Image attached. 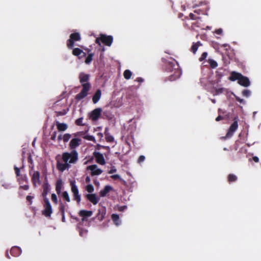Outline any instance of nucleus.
Wrapping results in <instances>:
<instances>
[{"instance_id": "f257e3e1", "label": "nucleus", "mask_w": 261, "mask_h": 261, "mask_svg": "<svg viewBox=\"0 0 261 261\" xmlns=\"http://www.w3.org/2000/svg\"><path fill=\"white\" fill-rule=\"evenodd\" d=\"M90 79V75L86 74L84 72H81L79 74V80L82 84V91L75 96V99L77 101H80L84 98L88 94L90 90L91 85L89 82Z\"/></svg>"}, {"instance_id": "f03ea898", "label": "nucleus", "mask_w": 261, "mask_h": 261, "mask_svg": "<svg viewBox=\"0 0 261 261\" xmlns=\"http://www.w3.org/2000/svg\"><path fill=\"white\" fill-rule=\"evenodd\" d=\"M167 70L168 71H174V73L169 76V80L173 81L179 78L181 74V71L178 68L177 64L175 65L173 62H168L167 64Z\"/></svg>"}, {"instance_id": "7ed1b4c3", "label": "nucleus", "mask_w": 261, "mask_h": 261, "mask_svg": "<svg viewBox=\"0 0 261 261\" xmlns=\"http://www.w3.org/2000/svg\"><path fill=\"white\" fill-rule=\"evenodd\" d=\"M78 160V153L75 150H71L70 152H64L62 154V160L64 163L68 164L75 163Z\"/></svg>"}, {"instance_id": "20e7f679", "label": "nucleus", "mask_w": 261, "mask_h": 261, "mask_svg": "<svg viewBox=\"0 0 261 261\" xmlns=\"http://www.w3.org/2000/svg\"><path fill=\"white\" fill-rule=\"evenodd\" d=\"M81 40V37L79 33H73L70 35L69 39L67 41V46L69 49H72L74 44V41H79Z\"/></svg>"}, {"instance_id": "39448f33", "label": "nucleus", "mask_w": 261, "mask_h": 261, "mask_svg": "<svg viewBox=\"0 0 261 261\" xmlns=\"http://www.w3.org/2000/svg\"><path fill=\"white\" fill-rule=\"evenodd\" d=\"M71 186V191L73 194V200L76 201L78 204H80L81 201V195L79 194V189L75 185V181L72 180L70 183Z\"/></svg>"}, {"instance_id": "423d86ee", "label": "nucleus", "mask_w": 261, "mask_h": 261, "mask_svg": "<svg viewBox=\"0 0 261 261\" xmlns=\"http://www.w3.org/2000/svg\"><path fill=\"white\" fill-rule=\"evenodd\" d=\"M43 206L44 207V210L42 211V215H44L46 217H50L51 214L53 213V210L49 199L48 198H45Z\"/></svg>"}, {"instance_id": "0eeeda50", "label": "nucleus", "mask_w": 261, "mask_h": 261, "mask_svg": "<svg viewBox=\"0 0 261 261\" xmlns=\"http://www.w3.org/2000/svg\"><path fill=\"white\" fill-rule=\"evenodd\" d=\"M238 118L237 117L234 119V121L230 126L229 129L226 135L225 138H229L233 136L234 133L238 127Z\"/></svg>"}, {"instance_id": "6e6552de", "label": "nucleus", "mask_w": 261, "mask_h": 261, "mask_svg": "<svg viewBox=\"0 0 261 261\" xmlns=\"http://www.w3.org/2000/svg\"><path fill=\"white\" fill-rule=\"evenodd\" d=\"M29 174L31 176V180L34 187H36L37 184L40 185V174L39 171H33V173L32 174V172L30 171Z\"/></svg>"}, {"instance_id": "1a4fd4ad", "label": "nucleus", "mask_w": 261, "mask_h": 261, "mask_svg": "<svg viewBox=\"0 0 261 261\" xmlns=\"http://www.w3.org/2000/svg\"><path fill=\"white\" fill-rule=\"evenodd\" d=\"M87 170L91 171V176L99 175L102 173V170L100 168H98L96 165H92L87 167Z\"/></svg>"}, {"instance_id": "9d476101", "label": "nucleus", "mask_w": 261, "mask_h": 261, "mask_svg": "<svg viewBox=\"0 0 261 261\" xmlns=\"http://www.w3.org/2000/svg\"><path fill=\"white\" fill-rule=\"evenodd\" d=\"M102 109L100 108L93 110L90 114L89 117L93 121L97 120L101 115Z\"/></svg>"}, {"instance_id": "9b49d317", "label": "nucleus", "mask_w": 261, "mask_h": 261, "mask_svg": "<svg viewBox=\"0 0 261 261\" xmlns=\"http://www.w3.org/2000/svg\"><path fill=\"white\" fill-rule=\"evenodd\" d=\"M101 35V42L107 46H110L113 42V38L112 36L106 35L105 34Z\"/></svg>"}, {"instance_id": "f8f14e48", "label": "nucleus", "mask_w": 261, "mask_h": 261, "mask_svg": "<svg viewBox=\"0 0 261 261\" xmlns=\"http://www.w3.org/2000/svg\"><path fill=\"white\" fill-rule=\"evenodd\" d=\"M82 143V140L80 138H73L71 140L69 147V148L71 150H75V149L79 146Z\"/></svg>"}, {"instance_id": "ddd939ff", "label": "nucleus", "mask_w": 261, "mask_h": 261, "mask_svg": "<svg viewBox=\"0 0 261 261\" xmlns=\"http://www.w3.org/2000/svg\"><path fill=\"white\" fill-rule=\"evenodd\" d=\"M72 54L74 56H77L79 59L86 57L87 54L79 48H73Z\"/></svg>"}, {"instance_id": "4468645a", "label": "nucleus", "mask_w": 261, "mask_h": 261, "mask_svg": "<svg viewBox=\"0 0 261 261\" xmlns=\"http://www.w3.org/2000/svg\"><path fill=\"white\" fill-rule=\"evenodd\" d=\"M93 155L97 163L101 165L106 164L105 160L102 153L99 152H94Z\"/></svg>"}, {"instance_id": "2eb2a0df", "label": "nucleus", "mask_w": 261, "mask_h": 261, "mask_svg": "<svg viewBox=\"0 0 261 261\" xmlns=\"http://www.w3.org/2000/svg\"><path fill=\"white\" fill-rule=\"evenodd\" d=\"M86 197L89 201L92 203L94 205L96 204L99 200V198L97 197L95 194H86Z\"/></svg>"}, {"instance_id": "dca6fc26", "label": "nucleus", "mask_w": 261, "mask_h": 261, "mask_svg": "<svg viewBox=\"0 0 261 261\" xmlns=\"http://www.w3.org/2000/svg\"><path fill=\"white\" fill-rule=\"evenodd\" d=\"M238 83L239 85L245 87H247L250 85L249 79L243 75L241 76L240 79H239V81H238Z\"/></svg>"}, {"instance_id": "f3484780", "label": "nucleus", "mask_w": 261, "mask_h": 261, "mask_svg": "<svg viewBox=\"0 0 261 261\" xmlns=\"http://www.w3.org/2000/svg\"><path fill=\"white\" fill-rule=\"evenodd\" d=\"M42 187H43V192H42V195L43 197V200H44L45 198H47L46 196L48 194V193L50 190V186L48 184L47 180L46 181V182H44L43 183Z\"/></svg>"}, {"instance_id": "a211bd4d", "label": "nucleus", "mask_w": 261, "mask_h": 261, "mask_svg": "<svg viewBox=\"0 0 261 261\" xmlns=\"http://www.w3.org/2000/svg\"><path fill=\"white\" fill-rule=\"evenodd\" d=\"M242 75V74L236 71H232L228 79L231 81H235L236 80L239 81V79H240Z\"/></svg>"}, {"instance_id": "6ab92c4d", "label": "nucleus", "mask_w": 261, "mask_h": 261, "mask_svg": "<svg viewBox=\"0 0 261 261\" xmlns=\"http://www.w3.org/2000/svg\"><path fill=\"white\" fill-rule=\"evenodd\" d=\"M10 252L13 256L17 257L21 253V249L18 247L14 246L12 247Z\"/></svg>"}, {"instance_id": "aec40b11", "label": "nucleus", "mask_w": 261, "mask_h": 261, "mask_svg": "<svg viewBox=\"0 0 261 261\" xmlns=\"http://www.w3.org/2000/svg\"><path fill=\"white\" fill-rule=\"evenodd\" d=\"M112 190H113V188L111 186L107 185L105 187L103 190H101L100 191L99 194L101 197H105L107 194Z\"/></svg>"}, {"instance_id": "412c9836", "label": "nucleus", "mask_w": 261, "mask_h": 261, "mask_svg": "<svg viewBox=\"0 0 261 261\" xmlns=\"http://www.w3.org/2000/svg\"><path fill=\"white\" fill-rule=\"evenodd\" d=\"M101 90L100 89H97L92 97V101L94 104L96 103L99 101L101 97Z\"/></svg>"}, {"instance_id": "4be33fe9", "label": "nucleus", "mask_w": 261, "mask_h": 261, "mask_svg": "<svg viewBox=\"0 0 261 261\" xmlns=\"http://www.w3.org/2000/svg\"><path fill=\"white\" fill-rule=\"evenodd\" d=\"M57 167L59 170L63 171L66 169L69 168L70 165H69V164L67 162L63 164V163H61L59 161H58L57 164Z\"/></svg>"}, {"instance_id": "5701e85b", "label": "nucleus", "mask_w": 261, "mask_h": 261, "mask_svg": "<svg viewBox=\"0 0 261 261\" xmlns=\"http://www.w3.org/2000/svg\"><path fill=\"white\" fill-rule=\"evenodd\" d=\"M56 124L58 130L60 132L65 131L68 128L67 125L64 123H60L59 121H57Z\"/></svg>"}, {"instance_id": "b1692460", "label": "nucleus", "mask_w": 261, "mask_h": 261, "mask_svg": "<svg viewBox=\"0 0 261 261\" xmlns=\"http://www.w3.org/2000/svg\"><path fill=\"white\" fill-rule=\"evenodd\" d=\"M79 215L80 216L82 217H89L92 216V212L91 211H86V210H81Z\"/></svg>"}, {"instance_id": "393cba45", "label": "nucleus", "mask_w": 261, "mask_h": 261, "mask_svg": "<svg viewBox=\"0 0 261 261\" xmlns=\"http://www.w3.org/2000/svg\"><path fill=\"white\" fill-rule=\"evenodd\" d=\"M62 180L61 179H58L56 184V191L57 193L59 195L61 192V190L62 189Z\"/></svg>"}, {"instance_id": "a878e982", "label": "nucleus", "mask_w": 261, "mask_h": 261, "mask_svg": "<svg viewBox=\"0 0 261 261\" xmlns=\"http://www.w3.org/2000/svg\"><path fill=\"white\" fill-rule=\"evenodd\" d=\"M202 43L200 41H198L196 43H193L191 47V51H192L193 54H195L197 51L198 48L199 46H201Z\"/></svg>"}, {"instance_id": "bb28decb", "label": "nucleus", "mask_w": 261, "mask_h": 261, "mask_svg": "<svg viewBox=\"0 0 261 261\" xmlns=\"http://www.w3.org/2000/svg\"><path fill=\"white\" fill-rule=\"evenodd\" d=\"M112 220L116 225H119L121 223V221L119 218V216L117 214H113L111 216Z\"/></svg>"}, {"instance_id": "cd10ccee", "label": "nucleus", "mask_w": 261, "mask_h": 261, "mask_svg": "<svg viewBox=\"0 0 261 261\" xmlns=\"http://www.w3.org/2000/svg\"><path fill=\"white\" fill-rule=\"evenodd\" d=\"M105 214H106V210H105L103 209V210H102V211L99 210L98 211V213L97 215V219L100 221L102 220L105 217Z\"/></svg>"}, {"instance_id": "c85d7f7f", "label": "nucleus", "mask_w": 261, "mask_h": 261, "mask_svg": "<svg viewBox=\"0 0 261 261\" xmlns=\"http://www.w3.org/2000/svg\"><path fill=\"white\" fill-rule=\"evenodd\" d=\"M207 61L210 64V66L212 69L216 68L218 66L217 62L213 59H209Z\"/></svg>"}, {"instance_id": "c756f323", "label": "nucleus", "mask_w": 261, "mask_h": 261, "mask_svg": "<svg viewBox=\"0 0 261 261\" xmlns=\"http://www.w3.org/2000/svg\"><path fill=\"white\" fill-rule=\"evenodd\" d=\"M238 179L237 176L233 174H229L228 175L227 179L229 183L236 181Z\"/></svg>"}, {"instance_id": "7c9ffc66", "label": "nucleus", "mask_w": 261, "mask_h": 261, "mask_svg": "<svg viewBox=\"0 0 261 261\" xmlns=\"http://www.w3.org/2000/svg\"><path fill=\"white\" fill-rule=\"evenodd\" d=\"M132 75V72H131L130 70H128V69H126L125 70L124 72H123V76H124V77L126 79V80H129L130 79L131 76Z\"/></svg>"}, {"instance_id": "2f4dec72", "label": "nucleus", "mask_w": 261, "mask_h": 261, "mask_svg": "<svg viewBox=\"0 0 261 261\" xmlns=\"http://www.w3.org/2000/svg\"><path fill=\"white\" fill-rule=\"evenodd\" d=\"M93 56H94V54H93V53L88 54V55L86 57L85 61V63L87 64H89L92 61Z\"/></svg>"}, {"instance_id": "473e14b6", "label": "nucleus", "mask_w": 261, "mask_h": 261, "mask_svg": "<svg viewBox=\"0 0 261 261\" xmlns=\"http://www.w3.org/2000/svg\"><path fill=\"white\" fill-rule=\"evenodd\" d=\"M62 197L67 202H69L70 201V197H69L68 193L67 191H64L62 193Z\"/></svg>"}, {"instance_id": "72a5a7b5", "label": "nucleus", "mask_w": 261, "mask_h": 261, "mask_svg": "<svg viewBox=\"0 0 261 261\" xmlns=\"http://www.w3.org/2000/svg\"><path fill=\"white\" fill-rule=\"evenodd\" d=\"M66 206V204L63 203L62 202H61L60 203L59 211L61 212V214H63L64 213H65Z\"/></svg>"}, {"instance_id": "f704fd0d", "label": "nucleus", "mask_w": 261, "mask_h": 261, "mask_svg": "<svg viewBox=\"0 0 261 261\" xmlns=\"http://www.w3.org/2000/svg\"><path fill=\"white\" fill-rule=\"evenodd\" d=\"M105 138L108 142H113L114 141V137L111 135L110 133H107L106 134Z\"/></svg>"}, {"instance_id": "c9c22d12", "label": "nucleus", "mask_w": 261, "mask_h": 261, "mask_svg": "<svg viewBox=\"0 0 261 261\" xmlns=\"http://www.w3.org/2000/svg\"><path fill=\"white\" fill-rule=\"evenodd\" d=\"M71 138V135L69 134H65L63 136V140L64 143L67 142Z\"/></svg>"}, {"instance_id": "e433bc0d", "label": "nucleus", "mask_w": 261, "mask_h": 261, "mask_svg": "<svg viewBox=\"0 0 261 261\" xmlns=\"http://www.w3.org/2000/svg\"><path fill=\"white\" fill-rule=\"evenodd\" d=\"M83 138L86 140H87L89 141H91L93 142L94 143H96V140L93 136L86 135Z\"/></svg>"}, {"instance_id": "4c0bfd02", "label": "nucleus", "mask_w": 261, "mask_h": 261, "mask_svg": "<svg viewBox=\"0 0 261 261\" xmlns=\"http://www.w3.org/2000/svg\"><path fill=\"white\" fill-rule=\"evenodd\" d=\"M86 190L88 193H91L94 191V189L93 186L92 185L89 184L86 186Z\"/></svg>"}, {"instance_id": "58836bf2", "label": "nucleus", "mask_w": 261, "mask_h": 261, "mask_svg": "<svg viewBox=\"0 0 261 261\" xmlns=\"http://www.w3.org/2000/svg\"><path fill=\"white\" fill-rule=\"evenodd\" d=\"M28 163H30L31 165H29V167L31 168V169H33L34 168V165H33V161L32 158V156L31 154H29L28 158Z\"/></svg>"}, {"instance_id": "ea45409f", "label": "nucleus", "mask_w": 261, "mask_h": 261, "mask_svg": "<svg viewBox=\"0 0 261 261\" xmlns=\"http://www.w3.org/2000/svg\"><path fill=\"white\" fill-rule=\"evenodd\" d=\"M250 94H251L250 91L248 89L244 90L242 91L243 96L246 97H248L249 96H250Z\"/></svg>"}, {"instance_id": "a19ab883", "label": "nucleus", "mask_w": 261, "mask_h": 261, "mask_svg": "<svg viewBox=\"0 0 261 261\" xmlns=\"http://www.w3.org/2000/svg\"><path fill=\"white\" fill-rule=\"evenodd\" d=\"M88 232V230L85 229H80L79 231L80 235L81 237H84L85 236Z\"/></svg>"}, {"instance_id": "79ce46f5", "label": "nucleus", "mask_w": 261, "mask_h": 261, "mask_svg": "<svg viewBox=\"0 0 261 261\" xmlns=\"http://www.w3.org/2000/svg\"><path fill=\"white\" fill-rule=\"evenodd\" d=\"M83 120V118H82V117L79 118L75 120V123L77 125L83 126L84 124L82 123Z\"/></svg>"}, {"instance_id": "37998d69", "label": "nucleus", "mask_w": 261, "mask_h": 261, "mask_svg": "<svg viewBox=\"0 0 261 261\" xmlns=\"http://www.w3.org/2000/svg\"><path fill=\"white\" fill-rule=\"evenodd\" d=\"M207 56V53L206 52H203L202 54L201 57L199 59V61H200V62L203 61V60H204L206 59Z\"/></svg>"}, {"instance_id": "c03bdc74", "label": "nucleus", "mask_w": 261, "mask_h": 261, "mask_svg": "<svg viewBox=\"0 0 261 261\" xmlns=\"http://www.w3.org/2000/svg\"><path fill=\"white\" fill-rule=\"evenodd\" d=\"M51 198L53 202L57 204L58 203V199L56 195L54 193L51 194Z\"/></svg>"}, {"instance_id": "a18cd8bd", "label": "nucleus", "mask_w": 261, "mask_h": 261, "mask_svg": "<svg viewBox=\"0 0 261 261\" xmlns=\"http://www.w3.org/2000/svg\"><path fill=\"white\" fill-rule=\"evenodd\" d=\"M34 198L33 196L28 195L26 197V199L27 201L29 202V205H31L32 204V200Z\"/></svg>"}, {"instance_id": "49530a36", "label": "nucleus", "mask_w": 261, "mask_h": 261, "mask_svg": "<svg viewBox=\"0 0 261 261\" xmlns=\"http://www.w3.org/2000/svg\"><path fill=\"white\" fill-rule=\"evenodd\" d=\"M234 96L236 99L237 101H238V102L241 103H243V104H245V100L243 99H242L241 98H240L239 96L236 95H234Z\"/></svg>"}, {"instance_id": "de8ad7c7", "label": "nucleus", "mask_w": 261, "mask_h": 261, "mask_svg": "<svg viewBox=\"0 0 261 261\" xmlns=\"http://www.w3.org/2000/svg\"><path fill=\"white\" fill-rule=\"evenodd\" d=\"M145 156H144L143 155H140L138 159V163L139 164H141V163H142L143 162H144L145 161Z\"/></svg>"}, {"instance_id": "09e8293b", "label": "nucleus", "mask_w": 261, "mask_h": 261, "mask_svg": "<svg viewBox=\"0 0 261 261\" xmlns=\"http://www.w3.org/2000/svg\"><path fill=\"white\" fill-rule=\"evenodd\" d=\"M111 178L114 180L121 179L120 176L118 174L112 175L111 176Z\"/></svg>"}, {"instance_id": "8fccbe9b", "label": "nucleus", "mask_w": 261, "mask_h": 261, "mask_svg": "<svg viewBox=\"0 0 261 261\" xmlns=\"http://www.w3.org/2000/svg\"><path fill=\"white\" fill-rule=\"evenodd\" d=\"M224 89L223 88H217L216 89V94H220L223 92Z\"/></svg>"}, {"instance_id": "3c124183", "label": "nucleus", "mask_w": 261, "mask_h": 261, "mask_svg": "<svg viewBox=\"0 0 261 261\" xmlns=\"http://www.w3.org/2000/svg\"><path fill=\"white\" fill-rule=\"evenodd\" d=\"M14 170H15V172L16 176H19L20 175L19 168L17 167H14Z\"/></svg>"}, {"instance_id": "603ef678", "label": "nucleus", "mask_w": 261, "mask_h": 261, "mask_svg": "<svg viewBox=\"0 0 261 261\" xmlns=\"http://www.w3.org/2000/svg\"><path fill=\"white\" fill-rule=\"evenodd\" d=\"M100 42H101V35H100V37L98 38H97L95 40L96 43H97L99 45H101Z\"/></svg>"}, {"instance_id": "864d4df0", "label": "nucleus", "mask_w": 261, "mask_h": 261, "mask_svg": "<svg viewBox=\"0 0 261 261\" xmlns=\"http://www.w3.org/2000/svg\"><path fill=\"white\" fill-rule=\"evenodd\" d=\"M222 32H223V30H222V29H220H220H217V30H216V31H215V33H216L217 34H218V35H221V34H222Z\"/></svg>"}, {"instance_id": "5fc2aeb1", "label": "nucleus", "mask_w": 261, "mask_h": 261, "mask_svg": "<svg viewBox=\"0 0 261 261\" xmlns=\"http://www.w3.org/2000/svg\"><path fill=\"white\" fill-rule=\"evenodd\" d=\"M56 135H57V132H54L53 133V135L51 136V140L55 141L56 138Z\"/></svg>"}, {"instance_id": "6e6d98bb", "label": "nucleus", "mask_w": 261, "mask_h": 261, "mask_svg": "<svg viewBox=\"0 0 261 261\" xmlns=\"http://www.w3.org/2000/svg\"><path fill=\"white\" fill-rule=\"evenodd\" d=\"M20 188L23 189L24 190H28L29 189V185L21 186Z\"/></svg>"}, {"instance_id": "4d7b16f0", "label": "nucleus", "mask_w": 261, "mask_h": 261, "mask_svg": "<svg viewBox=\"0 0 261 261\" xmlns=\"http://www.w3.org/2000/svg\"><path fill=\"white\" fill-rule=\"evenodd\" d=\"M224 119V117L221 115H219L216 118V121H219L221 120H223Z\"/></svg>"}, {"instance_id": "13d9d810", "label": "nucleus", "mask_w": 261, "mask_h": 261, "mask_svg": "<svg viewBox=\"0 0 261 261\" xmlns=\"http://www.w3.org/2000/svg\"><path fill=\"white\" fill-rule=\"evenodd\" d=\"M116 171H117V170H116V168H112L110 171H109L108 173H109V174H112V173H113L116 172Z\"/></svg>"}, {"instance_id": "bf43d9fd", "label": "nucleus", "mask_w": 261, "mask_h": 261, "mask_svg": "<svg viewBox=\"0 0 261 261\" xmlns=\"http://www.w3.org/2000/svg\"><path fill=\"white\" fill-rule=\"evenodd\" d=\"M135 81H137L139 83H142V82H143L144 80L142 77H139L136 79Z\"/></svg>"}, {"instance_id": "052dcab7", "label": "nucleus", "mask_w": 261, "mask_h": 261, "mask_svg": "<svg viewBox=\"0 0 261 261\" xmlns=\"http://www.w3.org/2000/svg\"><path fill=\"white\" fill-rule=\"evenodd\" d=\"M252 159L255 163H258L259 162V159L257 156H254L252 158Z\"/></svg>"}, {"instance_id": "680f3d73", "label": "nucleus", "mask_w": 261, "mask_h": 261, "mask_svg": "<svg viewBox=\"0 0 261 261\" xmlns=\"http://www.w3.org/2000/svg\"><path fill=\"white\" fill-rule=\"evenodd\" d=\"M189 17H190V18L192 20H195L196 19V18H195V16L194 15V14H193V13H191L190 14H189Z\"/></svg>"}, {"instance_id": "e2e57ef3", "label": "nucleus", "mask_w": 261, "mask_h": 261, "mask_svg": "<svg viewBox=\"0 0 261 261\" xmlns=\"http://www.w3.org/2000/svg\"><path fill=\"white\" fill-rule=\"evenodd\" d=\"M61 215H62V221L63 222H65V213H64L63 214H61Z\"/></svg>"}, {"instance_id": "0e129e2a", "label": "nucleus", "mask_w": 261, "mask_h": 261, "mask_svg": "<svg viewBox=\"0 0 261 261\" xmlns=\"http://www.w3.org/2000/svg\"><path fill=\"white\" fill-rule=\"evenodd\" d=\"M85 180H86V182H89L90 181V180H91L90 177H89V176H87L86 177Z\"/></svg>"}, {"instance_id": "69168bd1", "label": "nucleus", "mask_w": 261, "mask_h": 261, "mask_svg": "<svg viewBox=\"0 0 261 261\" xmlns=\"http://www.w3.org/2000/svg\"><path fill=\"white\" fill-rule=\"evenodd\" d=\"M109 129L108 127H106L105 128V133H104L105 136H106V134H107V133H109Z\"/></svg>"}, {"instance_id": "338daca9", "label": "nucleus", "mask_w": 261, "mask_h": 261, "mask_svg": "<svg viewBox=\"0 0 261 261\" xmlns=\"http://www.w3.org/2000/svg\"><path fill=\"white\" fill-rule=\"evenodd\" d=\"M97 135L100 138H102L103 137V134L101 133H97Z\"/></svg>"}, {"instance_id": "774afa93", "label": "nucleus", "mask_w": 261, "mask_h": 261, "mask_svg": "<svg viewBox=\"0 0 261 261\" xmlns=\"http://www.w3.org/2000/svg\"><path fill=\"white\" fill-rule=\"evenodd\" d=\"M62 139H63V137L62 135H60L58 137V140L59 141H61Z\"/></svg>"}]
</instances>
